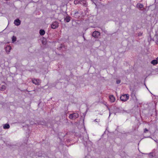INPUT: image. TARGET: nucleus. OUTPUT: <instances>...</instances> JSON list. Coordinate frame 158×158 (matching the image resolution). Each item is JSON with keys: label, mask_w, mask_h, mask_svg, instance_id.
Listing matches in <instances>:
<instances>
[{"label": "nucleus", "mask_w": 158, "mask_h": 158, "mask_svg": "<svg viewBox=\"0 0 158 158\" xmlns=\"http://www.w3.org/2000/svg\"><path fill=\"white\" fill-rule=\"evenodd\" d=\"M120 82V81L119 80H118L117 81V84H119Z\"/></svg>", "instance_id": "obj_17"}, {"label": "nucleus", "mask_w": 158, "mask_h": 158, "mask_svg": "<svg viewBox=\"0 0 158 158\" xmlns=\"http://www.w3.org/2000/svg\"><path fill=\"white\" fill-rule=\"evenodd\" d=\"M151 63L153 65H155L157 64L158 61L157 60H154L151 61Z\"/></svg>", "instance_id": "obj_10"}, {"label": "nucleus", "mask_w": 158, "mask_h": 158, "mask_svg": "<svg viewBox=\"0 0 158 158\" xmlns=\"http://www.w3.org/2000/svg\"><path fill=\"white\" fill-rule=\"evenodd\" d=\"M111 114V113H110V114H109V116H110Z\"/></svg>", "instance_id": "obj_21"}, {"label": "nucleus", "mask_w": 158, "mask_h": 158, "mask_svg": "<svg viewBox=\"0 0 158 158\" xmlns=\"http://www.w3.org/2000/svg\"><path fill=\"white\" fill-rule=\"evenodd\" d=\"M100 33L98 31H95L92 33V36L95 38H98L100 35Z\"/></svg>", "instance_id": "obj_4"}, {"label": "nucleus", "mask_w": 158, "mask_h": 158, "mask_svg": "<svg viewBox=\"0 0 158 158\" xmlns=\"http://www.w3.org/2000/svg\"><path fill=\"white\" fill-rule=\"evenodd\" d=\"M15 24L17 26H19L20 24V21L19 19H17L14 21Z\"/></svg>", "instance_id": "obj_7"}, {"label": "nucleus", "mask_w": 158, "mask_h": 158, "mask_svg": "<svg viewBox=\"0 0 158 158\" xmlns=\"http://www.w3.org/2000/svg\"><path fill=\"white\" fill-rule=\"evenodd\" d=\"M143 5L141 4L138 3L137 5V7L140 9H141L143 7Z\"/></svg>", "instance_id": "obj_11"}, {"label": "nucleus", "mask_w": 158, "mask_h": 158, "mask_svg": "<svg viewBox=\"0 0 158 158\" xmlns=\"http://www.w3.org/2000/svg\"><path fill=\"white\" fill-rule=\"evenodd\" d=\"M11 49V47L9 46H7L6 47V52H9Z\"/></svg>", "instance_id": "obj_9"}, {"label": "nucleus", "mask_w": 158, "mask_h": 158, "mask_svg": "<svg viewBox=\"0 0 158 158\" xmlns=\"http://www.w3.org/2000/svg\"><path fill=\"white\" fill-rule=\"evenodd\" d=\"M79 115L77 113H73L72 114H71L69 115V118L70 119H75L76 118H78Z\"/></svg>", "instance_id": "obj_2"}, {"label": "nucleus", "mask_w": 158, "mask_h": 158, "mask_svg": "<svg viewBox=\"0 0 158 158\" xmlns=\"http://www.w3.org/2000/svg\"><path fill=\"white\" fill-rule=\"evenodd\" d=\"M156 59L158 61V57L156 58Z\"/></svg>", "instance_id": "obj_20"}, {"label": "nucleus", "mask_w": 158, "mask_h": 158, "mask_svg": "<svg viewBox=\"0 0 158 158\" xmlns=\"http://www.w3.org/2000/svg\"><path fill=\"white\" fill-rule=\"evenodd\" d=\"M98 119H95V122H98Z\"/></svg>", "instance_id": "obj_19"}, {"label": "nucleus", "mask_w": 158, "mask_h": 158, "mask_svg": "<svg viewBox=\"0 0 158 158\" xmlns=\"http://www.w3.org/2000/svg\"><path fill=\"white\" fill-rule=\"evenodd\" d=\"M2 90H3L4 89H5L6 88V87L5 85H2Z\"/></svg>", "instance_id": "obj_15"}, {"label": "nucleus", "mask_w": 158, "mask_h": 158, "mask_svg": "<svg viewBox=\"0 0 158 158\" xmlns=\"http://www.w3.org/2000/svg\"><path fill=\"white\" fill-rule=\"evenodd\" d=\"M10 127V125L8 124H6L3 125V127L4 129H8Z\"/></svg>", "instance_id": "obj_8"}, {"label": "nucleus", "mask_w": 158, "mask_h": 158, "mask_svg": "<svg viewBox=\"0 0 158 158\" xmlns=\"http://www.w3.org/2000/svg\"><path fill=\"white\" fill-rule=\"evenodd\" d=\"M77 1H74V3H76L77 2Z\"/></svg>", "instance_id": "obj_18"}, {"label": "nucleus", "mask_w": 158, "mask_h": 158, "mask_svg": "<svg viewBox=\"0 0 158 158\" xmlns=\"http://www.w3.org/2000/svg\"><path fill=\"white\" fill-rule=\"evenodd\" d=\"M32 82L36 85H39L40 83V81L39 79H33L32 80Z\"/></svg>", "instance_id": "obj_5"}, {"label": "nucleus", "mask_w": 158, "mask_h": 158, "mask_svg": "<svg viewBox=\"0 0 158 158\" xmlns=\"http://www.w3.org/2000/svg\"><path fill=\"white\" fill-rule=\"evenodd\" d=\"M65 20L67 22H69L70 21L69 17H66L65 18Z\"/></svg>", "instance_id": "obj_13"}, {"label": "nucleus", "mask_w": 158, "mask_h": 158, "mask_svg": "<svg viewBox=\"0 0 158 158\" xmlns=\"http://www.w3.org/2000/svg\"><path fill=\"white\" fill-rule=\"evenodd\" d=\"M129 97V96L128 94H125L122 95L120 97V99L122 101L125 102L128 99Z\"/></svg>", "instance_id": "obj_1"}, {"label": "nucleus", "mask_w": 158, "mask_h": 158, "mask_svg": "<svg viewBox=\"0 0 158 158\" xmlns=\"http://www.w3.org/2000/svg\"><path fill=\"white\" fill-rule=\"evenodd\" d=\"M40 33L41 35H43L45 34V32L44 30L42 29L40 30Z\"/></svg>", "instance_id": "obj_12"}, {"label": "nucleus", "mask_w": 158, "mask_h": 158, "mask_svg": "<svg viewBox=\"0 0 158 158\" xmlns=\"http://www.w3.org/2000/svg\"><path fill=\"white\" fill-rule=\"evenodd\" d=\"M58 23L57 22H53L51 25L52 28L53 29H56L58 26Z\"/></svg>", "instance_id": "obj_3"}, {"label": "nucleus", "mask_w": 158, "mask_h": 158, "mask_svg": "<svg viewBox=\"0 0 158 158\" xmlns=\"http://www.w3.org/2000/svg\"><path fill=\"white\" fill-rule=\"evenodd\" d=\"M148 130L146 129V128H145L144 130V132H145V133H146L147 132H148Z\"/></svg>", "instance_id": "obj_16"}, {"label": "nucleus", "mask_w": 158, "mask_h": 158, "mask_svg": "<svg viewBox=\"0 0 158 158\" xmlns=\"http://www.w3.org/2000/svg\"><path fill=\"white\" fill-rule=\"evenodd\" d=\"M16 38L14 36H13L12 38V41L13 42H14L16 41Z\"/></svg>", "instance_id": "obj_14"}, {"label": "nucleus", "mask_w": 158, "mask_h": 158, "mask_svg": "<svg viewBox=\"0 0 158 158\" xmlns=\"http://www.w3.org/2000/svg\"><path fill=\"white\" fill-rule=\"evenodd\" d=\"M110 101L112 103L114 102L115 100V99L114 96L113 95H110L109 97Z\"/></svg>", "instance_id": "obj_6"}]
</instances>
